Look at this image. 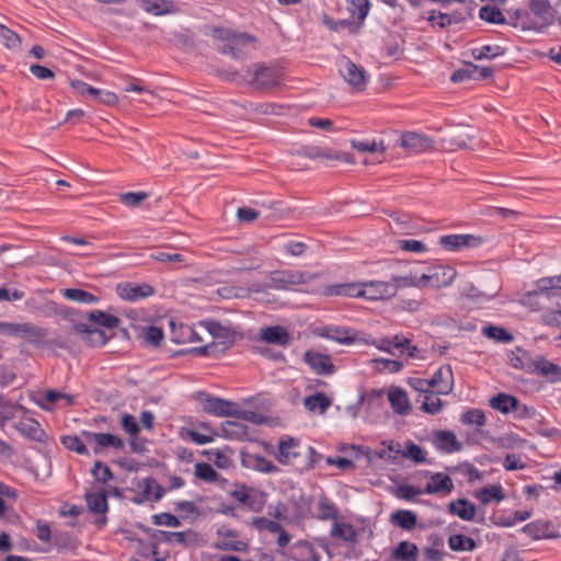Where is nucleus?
<instances>
[{
  "label": "nucleus",
  "mask_w": 561,
  "mask_h": 561,
  "mask_svg": "<svg viewBox=\"0 0 561 561\" xmlns=\"http://www.w3.org/2000/svg\"><path fill=\"white\" fill-rule=\"evenodd\" d=\"M325 296H344L367 300L388 299L397 294V286L390 282L369 280L332 284L323 289Z\"/></svg>",
  "instance_id": "f257e3e1"
},
{
  "label": "nucleus",
  "mask_w": 561,
  "mask_h": 561,
  "mask_svg": "<svg viewBox=\"0 0 561 561\" xmlns=\"http://www.w3.org/2000/svg\"><path fill=\"white\" fill-rule=\"evenodd\" d=\"M209 35L214 38L217 49L227 56L240 59L255 48L256 39L245 32H236L229 27L213 26Z\"/></svg>",
  "instance_id": "f03ea898"
},
{
  "label": "nucleus",
  "mask_w": 561,
  "mask_h": 561,
  "mask_svg": "<svg viewBox=\"0 0 561 561\" xmlns=\"http://www.w3.org/2000/svg\"><path fill=\"white\" fill-rule=\"evenodd\" d=\"M320 455L311 446H305L294 437H283L278 442L276 459L282 465H290L300 470H308L314 467Z\"/></svg>",
  "instance_id": "7ed1b4c3"
},
{
  "label": "nucleus",
  "mask_w": 561,
  "mask_h": 561,
  "mask_svg": "<svg viewBox=\"0 0 561 561\" xmlns=\"http://www.w3.org/2000/svg\"><path fill=\"white\" fill-rule=\"evenodd\" d=\"M196 400L203 411L210 415L217 417L232 416L253 423L257 422V414L255 412L242 410L236 402L210 396L206 392H198Z\"/></svg>",
  "instance_id": "20e7f679"
},
{
  "label": "nucleus",
  "mask_w": 561,
  "mask_h": 561,
  "mask_svg": "<svg viewBox=\"0 0 561 561\" xmlns=\"http://www.w3.org/2000/svg\"><path fill=\"white\" fill-rule=\"evenodd\" d=\"M312 276L297 270L274 271L268 276L267 287L277 290L293 289L306 284Z\"/></svg>",
  "instance_id": "39448f33"
},
{
  "label": "nucleus",
  "mask_w": 561,
  "mask_h": 561,
  "mask_svg": "<svg viewBox=\"0 0 561 561\" xmlns=\"http://www.w3.org/2000/svg\"><path fill=\"white\" fill-rule=\"evenodd\" d=\"M457 272L454 267L442 264H434L422 272L424 287L440 288L449 286L456 278Z\"/></svg>",
  "instance_id": "423d86ee"
},
{
  "label": "nucleus",
  "mask_w": 561,
  "mask_h": 561,
  "mask_svg": "<svg viewBox=\"0 0 561 561\" xmlns=\"http://www.w3.org/2000/svg\"><path fill=\"white\" fill-rule=\"evenodd\" d=\"M81 436L84 438V440H87L88 444H94V454H99L104 448L122 450L125 447V442L123 438L111 433L82 431Z\"/></svg>",
  "instance_id": "0eeeda50"
},
{
  "label": "nucleus",
  "mask_w": 561,
  "mask_h": 561,
  "mask_svg": "<svg viewBox=\"0 0 561 561\" xmlns=\"http://www.w3.org/2000/svg\"><path fill=\"white\" fill-rule=\"evenodd\" d=\"M529 9L538 21L529 24L528 28L540 32L553 24L556 11L548 0H530Z\"/></svg>",
  "instance_id": "6e6552de"
},
{
  "label": "nucleus",
  "mask_w": 561,
  "mask_h": 561,
  "mask_svg": "<svg viewBox=\"0 0 561 561\" xmlns=\"http://www.w3.org/2000/svg\"><path fill=\"white\" fill-rule=\"evenodd\" d=\"M339 72L343 79L354 89L362 90L367 83L366 71L354 64L347 57H342L339 62Z\"/></svg>",
  "instance_id": "1a4fd4ad"
},
{
  "label": "nucleus",
  "mask_w": 561,
  "mask_h": 561,
  "mask_svg": "<svg viewBox=\"0 0 561 561\" xmlns=\"http://www.w3.org/2000/svg\"><path fill=\"white\" fill-rule=\"evenodd\" d=\"M251 78L248 82L255 89H268L278 85L282 81L280 72L272 67L255 66L253 71H249Z\"/></svg>",
  "instance_id": "9d476101"
},
{
  "label": "nucleus",
  "mask_w": 561,
  "mask_h": 561,
  "mask_svg": "<svg viewBox=\"0 0 561 561\" xmlns=\"http://www.w3.org/2000/svg\"><path fill=\"white\" fill-rule=\"evenodd\" d=\"M302 359L317 375L329 376L334 373V364L328 354L309 350L305 352Z\"/></svg>",
  "instance_id": "9b49d317"
},
{
  "label": "nucleus",
  "mask_w": 561,
  "mask_h": 561,
  "mask_svg": "<svg viewBox=\"0 0 561 561\" xmlns=\"http://www.w3.org/2000/svg\"><path fill=\"white\" fill-rule=\"evenodd\" d=\"M117 294L123 300L134 302L152 296L154 294V289L147 283L136 284L127 282L125 284L117 285Z\"/></svg>",
  "instance_id": "f8f14e48"
},
{
  "label": "nucleus",
  "mask_w": 561,
  "mask_h": 561,
  "mask_svg": "<svg viewBox=\"0 0 561 561\" xmlns=\"http://www.w3.org/2000/svg\"><path fill=\"white\" fill-rule=\"evenodd\" d=\"M431 387L438 394H448L454 388V375L451 367L445 365L439 367L432 378H430Z\"/></svg>",
  "instance_id": "ddd939ff"
},
{
  "label": "nucleus",
  "mask_w": 561,
  "mask_h": 561,
  "mask_svg": "<svg viewBox=\"0 0 561 561\" xmlns=\"http://www.w3.org/2000/svg\"><path fill=\"white\" fill-rule=\"evenodd\" d=\"M388 401L398 415H408L412 405L407 391L398 386H391L387 391Z\"/></svg>",
  "instance_id": "4468645a"
},
{
  "label": "nucleus",
  "mask_w": 561,
  "mask_h": 561,
  "mask_svg": "<svg viewBox=\"0 0 561 561\" xmlns=\"http://www.w3.org/2000/svg\"><path fill=\"white\" fill-rule=\"evenodd\" d=\"M401 146L410 152L419 153L433 147V140L424 134L407 131L401 136Z\"/></svg>",
  "instance_id": "2eb2a0df"
},
{
  "label": "nucleus",
  "mask_w": 561,
  "mask_h": 561,
  "mask_svg": "<svg viewBox=\"0 0 561 561\" xmlns=\"http://www.w3.org/2000/svg\"><path fill=\"white\" fill-rule=\"evenodd\" d=\"M439 243L447 250L457 251L477 247L481 243V239L472 234H447L439 239Z\"/></svg>",
  "instance_id": "dca6fc26"
},
{
  "label": "nucleus",
  "mask_w": 561,
  "mask_h": 561,
  "mask_svg": "<svg viewBox=\"0 0 561 561\" xmlns=\"http://www.w3.org/2000/svg\"><path fill=\"white\" fill-rule=\"evenodd\" d=\"M15 430L23 435L24 437L43 442L45 437V432L42 428V425L33 417H22L18 423L14 424Z\"/></svg>",
  "instance_id": "f3484780"
},
{
  "label": "nucleus",
  "mask_w": 561,
  "mask_h": 561,
  "mask_svg": "<svg viewBox=\"0 0 561 561\" xmlns=\"http://www.w3.org/2000/svg\"><path fill=\"white\" fill-rule=\"evenodd\" d=\"M533 371L547 378L550 382H561V367L539 356L531 360Z\"/></svg>",
  "instance_id": "a211bd4d"
},
{
  "label": "nucleus",
  "mask_w": 561,
  "mask_h": 561,
  "mask_svg": "<svg viewBox=\"0 0 561 561\" xmlns=\"http://www.w3.org/2000/svg\"><path fill=\"white\" fill-rule=\"evenodd\" d=\"M60 400L65 401V405H71L75 401L73 397L70 394L57 390H47L45 393L34 399V402L41 409L51 411Z\"/></svg>",
  "instance_id": "6ab92c4d"
},
{
  "label": "nucleus",
  "mask_w": 561,
  "mask_h": 561,
  "mask_svg": "<svg viewBox=\"0 0 561 561\" xmlns=\"http://www.w3.org/2000/svg\"><path fill=\"white\" fill-rule=\"evenodd\" d=\"M433 443L437 449L446 454L457 453L461 449V443L451 431H438L434 434Z\"/></svg>",
  "instance_id": "aec40b11"
},
{
  "label": "nucleus",
  "mask_w": 561,
  "mask_h": 561,
  "mask_svg": "<svg viewBox=\"0 0 561 561\" xmlns=\"http://www.w3.org/2000/svg\"><path fill=\"white\" fill-rule=\"evenodd\" d=\"M454 489L451 478L443 472H436L431 476L430 481L424 488L426 494L444 493L449 494Z\"/></svg>",
  "instance_id": "412c9836"
},
{
  "label": "nucleus",
  "mask_w": 561,
  "mask_h": 561,
  "mask_svg": "<svg viewBox=\"0 0 561 561\" xmlns=\"http://www.w3.org/2000/svg\"><path fill=\"white\" fill-rule=\"evenodd\" d=\"M260 337L266 343L279 346H285L290 341L289 332L280 325L262 328L260 331Z\"/></svg>",
  "instance_id": "4be33fe9"
},
{
  "label": "nucleus",
  "mask_w": 561,
  "mask_h": 561,
  "mask_svg": "<svg viewBox=\"0 0 561 561\" xmlns=\"http://www.w3.org/2000/svg\"><path fill=\"white\" fill-rule=\"evenodd\" d=\"M171 340L175 344H188L202 341L196 330L187 324H180L178 328L171 322Z\"/></svg>",
  "instance_id": "5701e85b"
},
{
  "label": "nucleus",
  "mask_w": 561,
  "mask_h": 561,
  "mask_svg": "<svg viewBox=\"0 0 561 561\" xmlns=\"http://www.w3.org/2000/svg\"><path fill=\"white\" fill-rule=\"evenodd\" d=\"M294 561H320L317 548L308 541H297L291 548Z\"/></svg>",
  "instance_id": "b1692460"
},
{
  "label": "nucleus",
  "mask_w": 561,
  "mask_h": 561,
  "mask_svg": "<svg viewBox=\"0 0 561 561\" xmlns=\"http://www.w3.org/2000/svg\"><path fill=\"white\" fill-rule=\"evenodd\" d=\"M474 497L483 505H488L492 502H502L505 499V494L501 484H491L477 490Z\"/></svg>",
  "instance_id": "393cba45"
},
{
  "label": "nucleus",
  "mask_w": 561,
  "mask_h": 561,
  "mask_svg": "<svg viewBox=\"0 0 561 561\" xmlns=\"http://www.w3.org/2000/svg\"><path fill=\"white\" fill-rule=\"evenodd\" d=\"M222 538L218 542V548L221 550L245 552L249 550V543L244 540L237 539V535L233 530L228 529L220 533Z\"/></svg>",
  "instance_id": "a878e982"
},
{
  "label": "nucleus",
  "mask_w": 561,
  "mask_h": 561,
  "mask_svg": "<svg viewBox=\"0 0 561 561\" xmlns=\"http://www.w3.org/2000/svg\"><path fill=\"white\" fill-rule=\"evenodd\" d=\"M490 407L501 413L507 414L516 411L519 407V401L516 397L506 393H499L491 398Z\"/></svg>",
  "instance_id": "bb28decb"
},
{
  "label": "nucleus",
  "mask_w": 561,
  "mask_h": 561,
  "mask_svg": "<svg viewBox=\"0 0 561 561\" xmlns=\"http://www.w3.org/2000/svg\"><path fill=\"white\" fill-rule=\"evenodd\" d=\"M19 411L26 410L0 394V430L4 431L7 423L14 420Z\"/></svg>",
  "instance_id": "cd10ccee"
},
{
  "label": "nucleus",
  "mask_w": 561,
  "mask_h": 561,
  "mask_svg": "<svg viewBox=\"0 0 561 561\" xmlns=\"http://www.w3.org/2000/svg\"><path fill=\"white\" fill-rule=\"evenodd\" d=\"M141 495L146 501H159L164 492L153 478H146L138 483Z\"/></svg>",
  "instance_id": "c85d7f7f"
},
{
  "label": "nucleus",
  "mask_w": 561,
  "mask_h": 561,
  "mask_svg": "<svg viewBox=\"0 0 561 561\" xmlns=\"http://www.w3.org/2000/svg\"><path fill=\"white\" fill-rule=\"evenodd\" d=\"M392 557L397 561H416L419 548L415 543L404 540L394 548Z\"/></svg>",
  "instance_id": "c756f323"
},
{
  "label": "nucleus",
  "mask_w": 561,
  "mask_h": 561,
  "mask_svg": "<svg viewBox=\"0 0 561 561\" xmlns=\"http://www.w3.org/2000/svg\"><path fill=\"white\" fill-rule=\"evenodd\" d=\"M61 295L68 300L84 305H95L100 300L98 296L80 288H65L61 290Z\"/></svg>",
  "instance_id": "7c9ffc66"
},
{
  "label": "nucleus",
  "mask_w": 561,
  "mask_h": 561,
  "mask_svg": "<svg viewBox=\"0 0 561 561\" xmlns=\"http://www.w3.org/2000/svg\"><path fill=\"white\" fill-rule=\"evenodd\" d=\"M449 512L463 520H472L476 516V506L465 499L449 503Z\"/></svg>",
  "instance_id": "2f4dec72"
},
{
  "label": "nucleus",
  "mask_w": 561,
  "mask_h": 561,
  "mask_svg": "<svg viewBox=\"0 0 561 561\" xmlns=\"http://www.w3.org/2000/svg\"><path fill=\"white\" fill-rule=\"evenodd\" d=\"M377 348L386 352H390L392 348H405L409 352L410 356L414 355V351H416L415 346H411L410 341L405 337H400L398 335L392 339H381L377 344Z\"/></svg>",
  "instance_id": "473e14b6"
},
{
  "label": "nucleus",
  "mask_w": 561,
  "mask_h": 561,
  "mask_svg": "<svg viewBox=\"0 0 561 561\" xmlns=\"http://www.w3.org/2000/svg\"><path fill=\"white\" fill-rule=\"evenodd\" d=\"M85 501L90 511L94 513H105L107 511V494L105 490L87 492Z\"/></svg>",
  "instance_id": "72a5a7b5"
},
{
  "label": "nucleus",
  "mask_w": 561,
  "mask_h": 561,
  "mask_svg": "<svg viewBox=\"0 0 561 561\" xmlns=\"http://www.w3.org/2000/svg\"><path fill=\"white\" fill-rule=\"evenodd\" d=\"M421 277H422V272L411 271L407 275L393 276L392 280L390 283H392L393 285L397 286V290L399 288H404V287L424 288V279Z\"/></svg>",
  "instance_id": "f704fd0d"
},
{
  "label": "nucleus",
  "mask_w": 561,
  "mask_h": 561,
  "mask_svg": "<svg viewBox=\"0 0 561 561\" xmlns=\"http://www.w3.org/2000/svg\"><path fill=\"white\" fill-rule=\"evenodd\" d=\"M391 520L396 526L404 530H412L416 527L417 524L416 515L409 510H399L394 512L391 515Z\"/></svg>",
  "instance_id": "c9c22d12"
},
{
  "label": "nucleus",
  "mask_w": 561,
  "mask_h": 561,
  "mask_svg": "<svg viewBox=\"0 0 561 561\" xmlns=\"http://www.w3.org/2000/svg\"><path fill=\"white\" fill-rule=\"evenodd\" d=\"M305 408L310 412L324 413L331 405V400L322 392L308 396L304 399Z\"/></svg>",
  "instance_id": "e433bc0d"
},
{
  "label": "nucleus",
  "mask_w": 561,
  "mask_h": 561,
  "mask_svg": "<svg viewBox=\"0 0 561 561\" xmlns=\"http://www.w3.org/2000/svg\"><path fill=\"white\" fill-rule=\"evenodd\" d=\"M340 512L335 503L328 497H321L317 504V516L322 520H336Z\"/></svg>",
  "instance_id": "4c0bfd02"
},
{
  "label": "nucleus",
  "mask_w": 561,
  "mask_h": 561,
  "mask_svg": "<svg viewBox=\"0 0 561 561\" xmlns=\"http://www.w3.org/2000/svg\"><path fill=\"white\" fill-rule=\"evenodd\" d=\"M448 546L453 551L457 552L473 551L477 548V543L472 538L461 534L449 536Z\"/></svg>",
  "instance_id": "58836bf2"
},
{
  "label": "nucleus",
  "mask_w": 561,
  "mask_h": 561,
  "mask_svg": "<svg viewBox=\"0 0 561 561\" xmlns=\"http://www.w3.org/2000/svg\"><path fill=\"white\" fill-rule=\"evenodd\" d=\"M139 7L153 15H162L171 12L172 4L167 0H139Z\"/></svg>",
  "instance_id": "ea45409f"
},
{
  "label": "nucleus",
  "mask_w": 561,
  "mask_h": 561,
  "mask_svg": "<svg viewBox=\"0 0 561 561\" xmlns=\"http://www.w3.org/2000/svg\"><path fill=\"white\" fill-rule=\"evenodd\" d=\"M331 536L346 542H354L357 533L351 524L336 522L331 528Z\"/></svg>",
  "instance_id": "a19ab883"
},
{
  "label": "nucleus",
  "mask_w": 561,
  "mask_h": 561,
  "mask_svg": "<svg viewBox=\"0 0 561 561\" xmlns=\"http://www.w3.org/2000/svg\"><path fill=\"white\" fill-rule=\"evenodd\" d=\"M194 474L197 479L207 483H214L220 479V474L207 462H196Z\"/></svg>",
  "instance_id": "79ce46f5"
},
{
  "label": "nucleus",
  "mask_w": 561,
  "mask_h": 561,
  "mask_svg": "<svg viewBox=\"0 0 561 561\" xmlns=\"http://www.w3.org/2000/svg\"><path fill=\"white\" fill-rule=\"evenodd\" d=\"M80 331L85 333V339L91 346H103L108 341L107 335L101 329H90L85 324L79 325Z\"/></svg>",
  "instance_id": "37998d69"
},
{
  "label": "nucleus",
  "mask_w": 561,
  "mask_h": 561,
  "mask_svg": "<svg viewBox=\"0 0 561 561\" xmlns=\"http://www.w3.org/2000/svg\"><path fill=\"white\" fill-rule=\"evenodd\" d=\"M504 54V49L499 45H483L471 49V56L476 60L493 59Z\"/></svg>",
  "instance_id": "c03bdc74"
},
{
  "label": "nucleus",
  "mask_w": 561,
  "mask_h": 561,
  "mask_svg": "<svg viewBox=\"0 0 561 561\" xmlns=\"http://www.w3.org/2000/svg\"><path fill=\"white\" fill-rule=\"evenodd\" d=\"M89 319L106 329H115L119 324V319L116 316L100 310L91 311Z\"/></svg>",
  "instance_id": "a18cd8bd"
},
{
  "label": "nucleus",
  "mask_w": 561,
  "mask_h": 561,
  "mask_svg": "<svg viewBox=\"0 0 561 561\" xmlns=\"http://www.w3.org/2000/svg\"><path fill=\"white\" fill-rule=\"evenodd\" d=\"M47 335L46 330L32 323H21V337L32 343L41 342Z\"/></svg>",
  "instance_id": "49530a36"
},
{
  "label": "nucleus",
  "mask_w": 561,
  "mask_h": 561,
  "mask_svg": "<svg viewBox=\"0 0 561 561\" xmlns=\"http://www.w3.org/2000/svg\"><path fill=\"white\" fill-rule=\"evenodd\" d=\"M47 335L46 330L32 323H21V337L32 343L41 342Z\"/></svg>",
  "instance_id": "de8ad7c7"
},
{
  "label": "nucleus",
  "mask_w": 561,
  "mask_h": 561,
  "mask_svg": "<svg viewBox=\"0 0 561 561\" xmlns=\"http://www.w3.org/2000/svg\"><path fill=\"white\" fill-rule=\"evenodd\" d=\"M479 18L488 23L504 24L505 16L503 12L493 5H484L479 10Z\"/></svg>",
  "instance_id": "09e8293b"
},
{
  "label": "nucleus",
  "mask_w": 561,
  "mask_h": 561,
  "mask_svg": "<svg viewBox=\"0 0 561 561\" xmlns=\"http://www.w3.org/2000/svg\"><path fill=\"white\" fill-rule=\"evenodd\" d=\"M401 455L407 459L413 460L415 463H422L426 461L425 450L413 442L405 444Z\"/></svg>",
  "instance_id": "8fccbe9b"
},
{
  "label": "nucleus",
  "mask_w": 561,
  "mask_h": 561,
  "mask_svg": "<svg viewBox=\"0 0 561 561\" xmlns=\"http://www.w3.org/2000/svg\"><path fill=\"white\" fill-rule=\"evenodd\" d=\"M323 335L341 344H352L354 342L351 331L340 327H328Z\"/></svg>",
  "instance_id": "3c124183"
},
{
  "label": "nucleus",
  "mask_w": 561,
  "mask_h": 561,
  "mask_svg": "<svg viewBox=\"0 0 561 561\" xmlns=\"http://www.w3.org/2000/svg\"><path fill=\"white\" fill-rule=\"evenodd\" d=\"M352 148L359 152H385L386 147L383 141H377L375 139L369 140H352Z\"/></svg>",
  "instance_id": "603ef678"
},
{
  "label": "nucleus",
  "mask_w": 561,
  "mask_h": 561,
  "mask_svg": "<svg viewBox=\"0 0 561 561\" xmlns=\"http://www.w3.org/2000/svg\"><path fill=\"white\" fill-rule=\"evenodd\" d=\"M438 393L435 392V390H432L431 392L426 393L424 396V401L421 405V410L428 414H437L443 409V402L437 397Z\"/></svg>",
  "instance_id": "864d4df0"
},
{
  "label": "nucleus",
  "mask_w": 561,
  "mask_h": 561,
  "mask_svg": "<svg viewBox=\"0 0 561 561\" xmlns=\"http://www.w3.org/2000/svg\"><path fill=\"white\" fill-rule=\"evenodd\" d=\"M62 445L79 455H89V450L87 448V440L84 442L81 437L77 435H67L61 438Z\"/></svg>",
  "instance_id": "5fc2aeb1"
},
{
  "label": "nucleus",
  "mask_w": 561,
  "mask_h": 561,
  "mask_svg": "<svg viewBox=\"0 0 561 561\" xmlns=\"http://www.w3.org/2000/svg\"><path fill=\"white\" fill-rule=\"evenodd\" d=\"M483 334L499 342L511 343L514 340V336L511 332H508L504 328L495 327V325H486L483 328Z\"/></svg>",
  "instance_id": "6e6d98bb"
},
{
  "label": "nucleus",
  "mask_w": 561,
  "mask_h": 561,
  "mask_svg": "<svg viewBox=\"0 0 561 561\" xmlns=\"http://www.w3.org/2000/svg\"><path fill=\"white\" fill-rule=\"evenodd\" d=\"M226 437L241 439L247 436V426L236 421H227L222 424Z\"/></svg>",
  "instance_id": "4d7b16f0"
},
{
  "label": "nucleus",
  "mask_w": 561,
  "mask_h": 561,
  "mask_svg": "<svg viewBox=\"0 0 561 561\" xmlns=\"http://www.w3.org/2000/svg\"><path fill=\"white\" fill-rule=\"evenodd\" d=\"M461 422L466 425L482 427L485 424V414L480 409H471L461 415Z\"/></svg>",
  "instance_id": "13d9d810"
},
{
  "label": "nucleus",
  "mask_w": 561,
  "mask_h": 561,
  "mask_svg": "<svg viewBox=\"0 0 561 561\" xmlns=\"http://www.w3.org/2000/svg\"><path fill=\"white\" fill-rule=\"evenodd\" d=\"M350 4L351 15L356 18L358 21H364L370 10L369 0H351Z\"/></svg>",
  "instance_id": "bf43d9fd"
},
{
  "label": "nucleus",
  "mask_w": 561,
  "mask_h": 561,
  "mask_svg": "<svg viewBox=\"0 0 561 561\" xmlns=\"http://www.w3.org/2000/svg\"><path fill=\"white\" fill-rule=\"evenodd\" d=\"M422 493H424V490L422 491L420 488L410 484H402L397 488L394 494L398 499L408 502H414L415 497L421 495Z\"/></svg>",
  "instance_id": "052dcab7"
},
{
  "label": "nucleus",
  "mask_w": 561,
  "mask_h": 561,
  "mask_svg": "<svg viewBox=\"0 0 561 561\" xmlns=\"http://www.w3.org/2000/svg\"><path fill=\"white\" fill-rule=\"evenodd\" d=\"M148 197L146 192H127L119 195V201L128 207H137Z\"/></svg>",
  "instance_id": "680f3d73"
},
{
  "label": "nucleus",
  "mask_w": 561,
  "mask_h": 561,
  "mask_svg": "<svg viewBox=\"0 0 561 561\" xmlns=\"http://www.w3.org/2000/svg\"><path fill=\"white\" fill-rule=\"evenodd\" d=\"M0 41L11 49L18 48L21 42L19 35L4 25H0Z\"/></svg>",
  "instance_id": "e2e57ef3"
},
{
  "label": "nucleus",
  "mask_w": 561,
  "mask_h": 561,
  "mask_svg": "<svg viewBox=\"0 0 561 561\" xmlns=\"http://www.w3.org/2000/svg\"><path fill=\"white\" fill-rule=\"evenodd\" d=\"M398 248L405 252L424 253L427 251L425 243L414 239H404L398 241Z\"/></svg>",
  "instance_id": "0e129e2a"
},
{
  "label": "nucleus",
  "mask_w": 561,
  "mask_h": 561,
  "mask_svg": "<svg viewBox=\"0 0 561 561\" xmlns=\"http://www.w3.org/2000/svg\"><path fill=\"white\" fill-rule=\"evenodd\" d=\"M91 472L95 480L102 483H106L113 479V472L110 467L101 461L94 463Z\"/></svg>",
  "instance_id": "69168bd1"
},
{
  "label": "nucleus",
  "mask_w": 561,
  "mask_h": 561,
  "mask_svg": "<svg viewBox=\"0 0 561 561\" xmlns=\"http://www.w3.org/2000/svg\"><path fill=\"white\" fill-rule=\"evenodd\" d=\"M163 337H164L163 330L158 327H154V325L147 327L144 332V339H145L146 343H148L152 346H159L161 344Z\"/></svg>",
  "instance_id": "338daca9"
},
{
  "label": "nucleus",
  "mask_w": 561,
  "mask_h": 561,
  "mask_svg": "<svg viewBox=\"0 0 561 561\" xmlns=\"http://www.w3.org/2000/svg\"><path fill=\"white\" fill-rule=\"evenodd\" d=\"M425 561H443L445 558V551L442 545H434L425 547L422 551Z\"/></svg>",
  "instance_id": "774afa93"
}]
</instances>
